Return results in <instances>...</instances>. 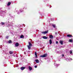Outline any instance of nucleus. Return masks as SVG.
<instances>
[{
    "instance_id": "obj_1",
    "label": "nucleus",
    "mask_w": 73,
    "mask_h": 73,
    "mask_svg": "<svg viewBox=\"0 0 73 73\" xmlns=\"http://www.w3.org/2000/svg\"><path fill=\"white\" fill-rule=\"evenodd\" d=\"M29 45H27V47L28 48V49L29 50L31 49V47L32 46V44L30 42H29Z\"/></svg>"
},
{
    "instance_id": "obj_2",
    "label": "nucleus",
    "mask_w": 73,
    "mask_h": 73,
    "mask_svg": "<svg viewBox=\"0 0 73 73\" xmlns=\"http://www.w3.org/2000/svg\"><path fill=\"white\" fill-rule=\"evenodd\" d=\"M47 56V54H45L43 55H41L40 57H46V56Z\"/></svg>"
},
{
    "instance_id": "obj_3",
    "label": "nucleus",
    "mask_w": 73,
    "mask_h": 73,
    "mask_svg": "<svg viewBox=\"0 0 73 73\" xmlns=\"http://www.w3.org/2000/svg\"><path fill=\"white\" fill-rule=\"evenodd\" d=\"M48 32V31H45L44 32H42V33H43V34H46Z\"/></svg>"
},
{
    "instance_id": "obj_4",
    "label": "nucleus",
    "mask_w": 73,
    "mask_h": 73,
    "mask_svg": "<svg viewBox=\"0 0 73 73\" xmlns=\"http://www.w3.org/2000/svg\"><path fill=\"white\" fill-rule=\"evenodd\" d=\"M19 45V44L18 42H16L15 44V46L16 47L18 46Z\"/></svg>"
},
{
    "instance_id": "obj_5",
    "label": "nucleus",
    "mask_w": 73,
    "mask_h": 73,
    "mask_svg": "<svg viewBox=\"0 0 73 73\" xmlns=\"http://www.w3.org/2000/svg\"><path fill=\"white\" fill-rule=\"evenodd\" d=\"M49 37L51 39H52V38H53V36L52 35H50L49 36Z\"/></svg>"
},
{
    "instance_id": "obj_6",
    "label": "nucleus",
    "mask_w": 73,
    "mask_h": 73,
    "mask_svg": "<svg viewBox=\"0 0 73 73\" xmlns=\"http://www.w3.org/2000/svg\"><path fill=\"white\" fill-rule=\"evenodd\" d=\"M43 38H44V39H48V37L44 36H43Z\"/></svg>"
},
{
    "instance_id": "obj_7",
    "label": "nucleus",
    "mask_w": 73,
    "mask_h": 73,
    "mask_svg": "<svg viewBox=\"0 0 73 73\" xmlns=\"http://www.w3.org/2000/svg\"><path fill=\"white\" fill-rule=\"evenodd\" d=\"M29 68L30 70H32V67L30 66L29 67Z\"/></svg>"
},
{
    "instance_id": "obj_8",
    "label": "nucleus",
    "mask_w": 73,
    "mask_h": 73,
    "mask_svg": "<svg viewBox=\"0 0 73 73\" xmlns=\"http://www.w3.org/2000/svg\"><path fill=\"white\" fill-rule=\"evenodd\" d=\"M35 62H36V63H39V61L38 59L35 60Z\"/></svg>"
},
{
    "instance_id": "obj_9",
    "label": "nucleus",
    "mask_w": 73,
    "mask_h": 73,
    "mask_svg": "<svg viewBox=\"0 0 73 73\" xmlns=\"http://www.w3.org/2000/svg\"><path fill=\"white\" fill-rule=\"evenodd\" d=\"M25 69V67H21V69L22 70H24V69Z\"/></svg>"
},
{
    "instance_id": "obj_10",
    "label": "nucleus",
    "mask_w": 73,
    "mask_h": 73,
    "mask_svg": "<svg viewBox=\"0 0 73 73\" xmlns=\"http://www.w3.org/2000/svg\"><path fill=\"white\" fill-rule=\"evenodd\" d=\"M35 57H37V52H35Z\"/></svg>"
},
{
    "instance_id": "obj_11",
    "label": "nucleus",
    "mask_w": 73,
    "mask_h": 73,
    "mask_svg": "<svg viewBox=\"0 0 73 73\" xmlns=\"http://www.w3.org/2000/svg\"><path fill=\"white\" fill-rule=\"evenodd\" d=\"M11 3L10 2H9L7 4L8 6H9L10 5H11Z\"/></svg>"
},
{
    "instance_id": "obj_12",
    "label": "nucleus",
    "mask_w": 73,
    "mask_h": 73,
    "mask_svg": "<svg viewBox=\"0 0 73 73\" xmlns=\"http://www.w3.org/2000/svg\"><path fill=\"white\" fill-rule=\"evenodd\" d=\"M50 44H52V40L50 39L49 40Z\"/></svg>"
},
{
    "instance_id": "obj_13",
    "label": "nucleus",
    "mask_w": 73,
    "mask_h": 73,
    "mask_svg": "<svg viewBox=\"0 0 73 73\" xmlns=\"http://www.w3.org/2000/svg\"><path fill=\"white\" fill-rule=\"evenodd\" d=\"M9 53L10 54H12L13 53V51H10Z\"/></svg>"
},
{
    "instance_id": "obj_14",
    "label": "nucleus",
    "mask_w": 73,
    "mask_h": 73,
    "mask_svg": "<svg viewBox=\"0 0 73 73\" xmlns=\"http://www.w3.org/2000/svg\"><path fill=\"white\" fill-rule=\"evenodd\" d=\"M67 37H73V36H72L71 35H67Z\"/></svg>"
},
{
    "instance_id": "obj_15",
    "label": "nucleus",
    "mask_w": 73,
    "mask_h": 73,
    "mask_svg": "<svg viewBox=\"0 0 73 73\" xmlns=\"http://www.w3.org/2000/svg\"><path fill=\"white\" fill-rule=\"evenodd\" d=\"M60 44H61L62 45L63 44V41H62V40H61L60 41Z\"/></svg>"
},
{
    "instance_id": "obj_16",
    "label": "nucleus",
    "mask_w": 73,
    "mask_h": 73,
    "mask_svg": "<svg viewBox=\"0 0 73 73\" xmlns=\"http://www.w3.org/2000/svg\"><path fill=\"white\" fill-rule=\"evenodd\" d=\"M52 26L53 27H54V28L56 27V25H55V24H52Z\"/></svg>"
},
{
    "instance_id": "obj_17",
    "label": "nucleus",
    "mask_w": 73,
    "mask_h": 73,
    "mask_svg": "<svg viewBox=\"0 0 73 73\" xmlns=\"http://www.w3.org/2000/svg\"><path fill=\"white\" fill-rule=\"evenodd\" d=\"M20 37L21 38H24V36H23V35H22L20 36Z\"/></svg>"
},
{
    "instance_id": "obj_18",
    "label": "nucleus",
    "mask_w": 73,
    "mask_h": 73,
    "mask_svg": "<svg viewBox=\"0 0 73 73\" xmlns=\"http://www.w3.org/2000/svg\"><path fill=\"white\" fill-rule=\"evenodd\" d=\"M1 24L2 25H4L5 23L3 22H1Z\"/></svg>"
},
{
    "instance_id": "obj_19",
    "label": "nucleus",
    "mask_w": 73,
    "mask_h": 73,
    "mask_svg": "<svg viewBox=\"0 0 73 73\" xmlns=\"http://www.w3.org/2000/svg\"><path fill=\"white\" fill-rule=\"evenodd\" d=\"M73 41V40L72 39H70L69 40V42H72Z\"/></svg>"
},
{
    "instance_id": "obj_20",
    "label": "nucleus",
    "mask_w": 73,
    "mask_h": 73,
    "mask_svg": "<svg viewBox=\"0 0 73 73\" xmlns=\"http://www.w3.org/2000/svg\"><path fill=\"white\" fill-rule=\"evenodd\" d=\"M8 42L9 43H11L12 41H11V40H9L8 41Z\"/></svg>"
},
{
    "instance_id": "obj_21",
    "label": "nucleus",
    "mask_w": 73,
    "mask_h": 73,
    "mask_svg": "<svg viewBox=\"0 0 73 73\" xmlns=\"http://www.w3.org/2000/svg\"><path fill=\"white\" fill-rule=\"evenodd\" d=\"M70 54H72V50L70 51Z\"/></svg>"
},
{
    "instance_id": "obj_22",
    "label": "nucleus",
    "mask_w": 73,
    "mask_h": 73,
    "mask_svg": "<svg viewBox=\"0 0 73 73\" xmlns=\"http://www.w3.org/2000/svg\"><path fill=\"white\" fill-rule=\"evenodd\" d=\"M56 65L57 66H59V65L58 64H56Z\"/></svg>"
},
{
    "instance_id": "obj_23",
    "label": "nucleus",
    "mask_w": 73,
    "mask_h": 73,
    "mask_svg": "<svg viewBox=\"0 0 73 73\" xmlns=\"http://www.w3.org/2000/svg\"><path fill=\"white\" fill-rule=\"evenodd\" d=\"M35 68H37V66H35Z\"/></svg>"
},
{
    "instance_id": "obj_24",
    "label": "nucleus",
    "mask_w": 73,
    "mask_h": 73,
    "mask_svg": "<svg viewBox=\"0 0 73 73\" xmlns=\"http://www.w3.org/2000/svg\"><path fill=\"white\" fill-rule=\"evenodd\" d=\"M56 44H58V41H56Z\"/></svg>"
},
{
    "instance_id": "obj_25",
    "label": "nucleus",
    "mask_w": 73,
    "mask_h": 73,
    "mask_svg": "<svg viewBox=\"0 0 73 73\" xmlns=\"http://www.w3.org/2000/svg\"><path fill=\"white\" fill-rule=\"evenodd\" d=\"M6 38H7V39L8 38V36H6Z\"/></svg>"
},
{
    "instance_id": "obj_26",
    "label": "nucleus",
    "mask_w": 73,
    "mask_h": 73,
    "mask_svg": "<svg viewBox=\"0 0 73 73\" xmlns=\"http://www.w3.org/2000/svg\"><path fill=\"white\" fill-rule=\"evenodd\" d=\"M62 57H64V54H62Z\"/></svg>"
},
{
    "instance_id": "obj_27",
    "label": "nucleus",
    "mask_w": 73,
    "mask_h": 73,
    "mask_svg": "<svg viewBox=\"0 0 73 73\" xmlns=\"http://www.w3.org/2000/svg\"><path fill=\"white\" fill-rule=\"evenodd\" d=\"M24 54H26V53H25V52H24Z\"/></svg>"
},
{
    "instance_id": "obj_28",
    "label": "nucleus",
    "mask_w": 73,
    "mask_h": 73,
    "mask_svg": "<svg viewBox=\"0 0 73 73\" xmlns=\"http://www.w3.org/2000/svg\"><path fill=\"white\" fill-rule=\"evenodd\" d=\"M18 13V14H19V12H18V13Z\"/></svg>"
}]
</instances>
